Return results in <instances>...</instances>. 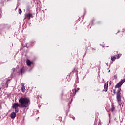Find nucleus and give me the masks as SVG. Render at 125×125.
<instances>
[{
    "instance_id": "obj_1",
    "label": "nucleus",
    "mask_w": 125,
    "mask_h": 125,
    "mask_svg": "<svg viewBox=\"0 0 125 125\" xmlns=\"http://www.w3.org/2000/svg\"><path fill=\"white\" fill-rule=\"evenodd\" d=\"M18 103H15L13 104L12 108L13 109H15L16 108H27L29 107L30 105V99L27 98L21 97L19 100Z\"/></svg>"
},
{
    "instance_id": "obj_2",
    "label": "nucleus",
    "mask_w": 125,
    "mask_h": 125,
    "mask_svg": "<svg viewBox=\"0 0 125 125\" xmlns=\"http://www.w3.org/2000/svg\"><path fill=\"white\" fill-rule=\"evenodd\" d=\"M121 88H119L116 92V100L117 102H121L122 101V94H121Z\"/></svg>"
},
{
    "instance_id": "obj_3",
    "label": "nucleus",
    "mask_w": 125,
    "mask_h": 125,
    "mask_svg": "<svg viewBox=\"0 0 125 125\" xmlns=\"http://www.w3.org/2000/svg\"><path fill=\"white\" fill-rule=\"evenodd\" d=\"M24 19H28L30 20L31 18H34V16H33V14L29 13H26L24 15Z\"/></svg>"
},
{
    "instance_id": "obj_4",
    "label": "nucleus",
    "mask_w": 125,
    "mask_h": 125,
    "mask_svg": "<svg viewBox=\"0 0 125 125\" xmlns=\"http://www.w3.org/2000/svg\"><path fill=\"white\" fill-rule=\"evenodd\" d=\"M125 79L122 80L119 83H118L116 85H115V88H118L119 87H121L122 85H123V83H125Z\"/></svg>"
},
{
    "instance_id": "obj_5",
    "label": "nucleus",
    "mask_w": 125,
    "mask_h": 125,
    "mask_svg": "<svg viewBox=\"0 0 125 125\" xmlns=\"http://www.w3.org/2000/svg\"><path fill=\"white\" fill-rule=\"evenodd\" d=\"M34 64L35 63L33 61H30L29 59L26 60V65L27 66H30L31 65H34Z\"/></svg>"
},
{
    "instance_id": "obj_6",
    "label": "nucleus",
    "mask_w": 125,
    "mask_h": 125,
    "mask_svg": "<svg viewBox=\"0 0 125 125\" xmlns=\"http://www.w3.org/2000/svg\"><path fill=\"white\" fill-rule=\"evenodd\" d=\"M109 85V84L108 83H105L104 85V89L103 90V91H105L107 92L108 91V86Z\"/></svg>"
},
{
    "instance_id": "obj_7",
    "label": "nucleus",
    "mask_w": 125,
    "mask_h": 125,
    "mask_svg": "<svg viewBox=\"0 0 125 125\" xmlns=\"http://www.w3.org/2000/svg\"><path fill=\"white\" fill-rule=\"evenodd\" d=\"M21 90L22 92H25V91H26V87H25V85L24 84V83H21Z\"/></svg>"
},
{
    "instance_id": "obj_8",
    "label": "nucleus",
    "mask_w": 125,
    "mask_h": 125,
    "mask_svg": "<svg viewBox=\"0 0 125 125\" xmlns=\"http://www.w3.org/2000/svg\"><path fill=\"white\" fill-rule=\"evenodd\" d=\"M19 73L21 74V75H23V74L25 73V67H22L21 69H20Z\"/></svg>"
},
{
    "instance_id": "obj_9",
    "label": "nucleus",
    "mask_w": 125,
    "mask_h": 125,
    "mask_svg": "<svg viewBox=\"0 0 125 125\" xmlns=\"http://www.w3.org/2000/svg\"><path fill=\"white\" fill-rule=\"evenodd\" d=\"M10 117L11 119H15V118L16 117V113L14 112L11 113Z\"/></svg>"
},
{
    "instance_id": "obj_10",
    "label": "nucleus",
    "mask_w": 125,
    "mask_h": 125,
    "mask_svg": "<svg viewBox=\"0 0 125 125\" xmlns=\"http://www.w3.org/2000/svg\"><path fill=\"white\" fill-rule=\"evenodd\" d=\"M4 81H5L6 82V88H7V87H8V82L10 81V79H8V78H6L4 80Z\"/></svg>"
},
{
    "instance_id": "obj_11",
    "label": "nucleus",
    "mask_w": 125,
    "mask_h": 125,
    "mask_svg": "<svg viewBox=\"0 0 125 125\" xmlns=\"http://www.w3.org/2000/svg\"><path fill=\"white\" fill-rule=\"evenodd\" d=\"M111 60H112V61H115V60H116V56H112L111 57Z\"/></svg>"
},
{
    "instance_id": "obj_12",
    "label": "nucleus",
    "mask_w": 125,
    "mask_h": 125,
    "mask_svg": "<svg viewBox=\"0 0 125 125\" xmlns=\"http://www.w3.org/2000/svg\"><path fill=\"white\" fill-rule=\"evenodd\" d=\"M121 55H122V54H119L115 55V57H116V59H119V58H120V57H121Z\"/></svg>"
},
{
    "instance_id": "obj_13",
    "label": "nucleus",
    "mask_w": 125,
    "mask_h": 125,
    "mask_svg": "<svg viewBox=\"0 0 125 125\" xmlns=\"http://www.w3.org/2000/svg\"><path fill=\"white\" fill-rule=\"evenodd\" d=\"M79 90H80V88H78L77 89H75V90H73V92L74 91L75 92V94H76V93H77V92H78L79 91Z\"/></svg>"
},
{
    "instance_id": "obj_14",
    "label": "nucleus",
    "mask_w": 125,
    "mask_h": 125,
    "mask_svg": "<svg viewBox=\"0 0 125 125\" xmlns=\"http://www.w3.org/2000/svg\"><path fill=\"white\" fill-rule=\"evenodd\" d=\"M110 111H111L112 112H114V111H115V107H114V105H112V107L111 109H110Z\"/></svg>"
},
{
    "instance_id": "obj_15",
    "label": "nucleus",
    "mask_w": 125,
    "mask_h": 125,
    "mask_svg": "<svg viewBox=\"0 0 125 125\" xmlns=\"http://www.w3.org/2000/svg\"><path fill=\"white\" fill-rule=\"evenodd\" d=\"M14 109H15V112H16V113H18V112H19V110L18 109V108H16Z\"/></svg>"
},
{
    "instance_id": "obj_16",
    "label": "nucleus",
    "mask_w": 125,
    "mask_h": 125,
    "mask_svg": "<svg viewBox=\"0 0 125 125\" xmlns=\"http://www.w3.org/2000/svg\"><path fill=\"white\" fill-rule=\"evenodd\" d=\"M19 14H22V10H21V9H19Z\"/></svg>"
},
{
    "instance_id": "obj_17",
    "label": "nucleus",
    "mask_w": 125,
    "mask_h": 125,
    "mask_svg": "<svg viewBox=\"0 0 125 125\" xmlns=\"http://www.w3.org/2000/svg\"><path fill=\"white\" fill-rule=\"evenodd\" d=\"M113 93L114 94H116V89L113 90Z\"/></svg>"
},
{
    "instance_id": "obj_18",
    "label": "nucleus",
    "mask_w": 125,
    "mask_h": 125,
    "mask_svg": "<svg viewBox=\"0 0 125 125\" xmlns=\"http://www.w3.org/2000/svg\"><path fill=\"white\" fill-rule=\"evenodd\" d=\"M114 79H117V75H114Z\"/></svg>"
},
{
    "instance_id": "obj_19",
    "label": "nucleus",
    "mask_w": 125,
    "mask_h": 125,
    "mask_svg": "<svg viewBox=\"0 0 125 125\" xmlns=\"http://www.w3.org/2000/svg\"><path fill=\"white\" fill-rule=\"evenodd\" d=\"M72 119H73V120L74 121V120H75V117L72 118Z\"/></svg>"
},
{
    "instance_id": "obj_20",
    "label": "nucleus",
    "mask_w": 125,
    "mask_h": 125,
    "mask_svg": "<svg viewBox=\"0 0 125 125\" xmlns=\"http://www.w3.org/2000/svg\"><path fill=\"white\" fill-rule=\"evenodd\" d=\"M110 71H111L110 70H109V71H108V73H110Z\"/></svg>"
}]
</instances>
